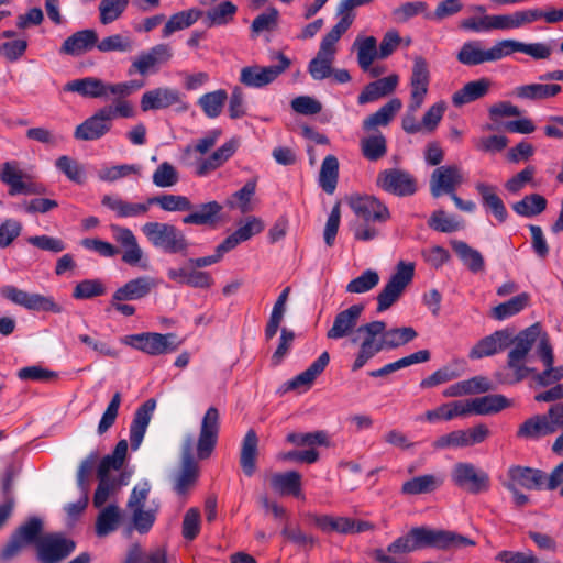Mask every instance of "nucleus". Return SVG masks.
Returning a JSON list of instances; mask_svg holds the SVG:
<instances>
[{"instance_id":"obj_9","label":"nucleus","mask_w":563,"mask_h":563,"mask_svg":"<svg viewBox=\"0 0 563 563\" xmlns=\"http://www.w3.org/2000/svg\"><path fill=\"white\" fill-rule=\"evenodd\" d=\"M415 263L399 261L389 280L377 295V312L389 309L404 294L415 276Z\"/></svg>"},{"instance_id":"obj_28","label":"nucleus","mask_w":563,"mask_h":563,"mask_svg":"<svg viewBox=\"0 0 563 563\" xmlns=\"http://www.w3.org/2000/svg\"><path fill=\"white\" fill-rule=\"evenodd\" d=\"M157 286L151 276H140L126 282L112 295L113 301H132L146 297Z\"/></svg>"},{"instance_id":"obj_20","label":"nucleus","mask_w":563,"mask_h":563,"mask_svg":"<svg viewBox=\"0 0 563 563\" xmlns=\"http://www.w3.org/2000/svg\"><path fill=\"white\" fill-rule=\"evenodd\" d=\"M547 478L548 474L541 470L511 465L507 470V477L503 485L507 489H515L519 486L526 489H542L545 488Z\"/></svg>"},{"instance_id":"obj_15","label":"nucleus","mask_w":563,"mask_h":563,"mask_svg":"<svg viewBox=\"0 0 563 563\" xmlns=\"http://www.w3.org/2000/svg\"><path fill=\"white\" fill-rule=\"evenodd\" d=\"M75 548V542L62 534H46L37 542V560L41 563H59L67 558Z\"/></svg>"},{"instance_id":"obj_47","label":"nucleus","mask_w":563,"mask_h":563,"mask_svg":"<svg viewBox=\"0 0 563 563\" xmlns=\"http://www.w3.org/2000/svg\"><path fill=\"white\" fill-rule=\"evenodd\" d=\"M330 362V355L328 352H323L320 356L302 373L294 377L288 383L289 389H296L299 387H305V389L310 388L313 380L325 369Z\"/></svg>"},{"instance_id":"obj_63","label":"nucleus","mask_w":563,"mask_h":563,"mask_svg":"<svg viewBox=\"0 0 563 563\" xmlns=\"http://www.w3.org/2000/svg\"><path fill=\"white\" fill-rule=\"evenodd\" d=\"M55 167L73 183L82 184L86 179L85 167L67 155L59 156L55 162Z\"/></svg>"},{"instance_id":"obj_7","label":"nucleus","mask_w":563,"mask_h":563,"mask_svg":"<svg viewBox=\"0 0 563 563\" xmlns=\"http://www.w3.org/2000/svg\"><path fill=\"white\" fill-rule=\"evenodd\" d=\"M349 30V21L338 22L322 38L317 55L309 62L308 71L314 80H323L332 75V65L338 52V42Z\"/></svg>"},{"instance_id":"obj_6","label":"nucleus","mask_w":563,"mask_h":563,"mask_svg":"<svg viewBox=\"0 0 563 563\" xmlns=\"http://www.w3.org/2000/svg\"><path fill=\"white\" fill-rule=\"evenodd\" d=\"M147 241L168 254L187 255L190 243L181 230L167 222L150 221L141 227Z\"/></svg>"},{"instance_id":"obj_42","label":"nucleus","mask_w":563,"mask_h":563,"mask_svg":"<svg viewBox=\"0 0 563 563\" xmlns=\"http://www.w3.org/2000/svg\"><path fill=\"white\" fill-rule=\"evenodd\" d=\"M443 484V477L435 474L415 476L402 483L400 493L405 496L431 494Z\"/></svg>"},{"instance_id":"obj_18","label":"nucleus","mask_w":563,"mask_h":563,"mask_svg":"<svg viewBox=\"0 0 563 563\" xmlns=\"http://www.w3.org/2000/svg\"><path fill=\"white\" fill-rule=\"evenodd\" d=\"M430 70L427 59L422 56L413 57L410 76V109L419 110L429 91Z\"/></svg>"},{"instance_id":"obj_38","label":"nucleus","mask_w":563,"mask_h":563,"mask_svg":"<svg viewBox=\"0 0 563 563\" xmlns=\"http://www.w3.org/2000/svg\"><path fill=\"white\" fill-rule=\"evenodd\" d=\"M511 402L503 395H486L483 397L464 400L466 416L470 413L490 415L510 407Z\"/></svg>"},{"instance_id":"obj_25","label":"nucleus","mask_w":563,"mask_h":563,"mask_svg":"<svg viewBox=\"0 0 563 563\" xmlns=\"http://www.w3.org/2000/svg\"><path fill=\"white\" fill-rule=\"evenodd\" d=\"M363 311L364 306L358 303L340 311L334 317L333 324L327 332L328 339L340 340L352 335L360 328L357 324Z\"/></svg>"},{"instance_id":"obj_54","label":"nucleus","mask_w":563,"mask_h":563,"mask_svg":"<svg viewBox=\"0 0 563 563\" xmlns=\"http://www.w3.org/2000/svg\"><path fill=\"white\" fill-rule=\"evenodd\" d=\"M202 15L198 9H189L173 14L163 29V37H169L173 33L188 29L195 24Z\"/></svg>"},{"instance_id":"obj_35","label":"nucleus","mask_w":563,"mask_h":563,"mask_svg":"<svg viewBox=\"0 0 563 563\" xmlns=\"http://www.w3.org/2000/svg\"><path fill=\"white\" fill-rule=\"evenodd\" d=\"M494 82L487 77L466 82L461 89L452 95V103L455 107H462L485 97Z\"/></svg>"},{"instance_id":"obj_31","label":"nucleus","mask_w":563,"mask_h":563,"mask_svg":"<svg viewBox=\"0 0 563 563\" xmlns=\"http://www.w3.org/2000/svg\"><path fill=\"white\" fill-rule=\"evenodd\" d=\"M110 84L97 77H84L68 81L64 91L76 92L84 98H102L110 95Z\"/></svg>"},{"instance_id":"obj_53","label":"nucleus","mask_w":563,"mask_h":563,"mask_svg":"<svg viewBox=\"0 0 563 563\" xmlns=\"http://www.w3.org/2000/svg\"><path fill=\"white\" fill-rule=\"evenodd\" d=\"M128 441L120 440L113 452L106 455L98 465L97 476H110L111 471H119L124 464L128 453Z\"/></svg>"},{"instance_id":"obj_51","label":"nucleus","mask_w":563,"mask_h":563,"mask_svg":"<svg viewBox=\"0 0 563 563\" xmlns=\"http://www.w3.org/2000/svg\"><path fill=\"white\" fill-rule=\"evenodd\" d=\"M360 146L363 156L372 162L380 159L387 153L386 137L379 131H375L371 135L362 137Z\"/></svg>"},{"instance_id":"obj_48","label":"nucleus","mask_w":563,"mask_h":563,"mask_svg":"<svg viewBox=\"0 0 563 563\" xmlns=\"http://www.w3.org/2000/svg\"><path fill=\"white\" fill-rule=\"evenodd\" d=\"M460 416H466L463 400L443 404L434 409L427 410L424 415L418 417L417 420L437 423L439 421H449Z\"/></svg>"},{"instance_id":"obj_10","label":"nucleus","mask_w":563,"mask_h":563,"mask_svg":"<svg viewBox=\"0 0 563 563\" xmlns=\"http://www.w3.org/2000/svg\"><path fill=\"white\" fill-rule=\"evenodd\" d=\"M278 64L271 66L252 65L241 69L240 82L251 88H263L275 81L290 67V59L283 53L277 54Z\"/></svg>"},{"instance_id":"obj_24","label":"nucleus","mask_w":563,"mask_h":563,"mask_svg":"<svg viewBox=\"0 0 563 563\" xmlns=\"http://www.w3.org/2000/svg\"><path fill=\"white\" fill-rule=\"evenodd\" d=\"M349 205L365 222H386L390 218L388 208L374 196L352 197Z\"/></svg>"},{"instance_id":"obj_30","label":"nucleus","mask_w":563,"mask_h":563,"mask_svg":"<svg viewBox=\"0 0 563 563\" xmlns=\"http://www.w3.org/2000/svg\"><path fill=\"white\" fill-rule=\"evenodd\" d=\"M556 430L549 412L534 415L525 420L517 430V437L527 440H539L555 433Z\"/></svg>"},{"instance_id":"obj_29","label":"nucleus","mask_w":563,"mask_h":563,"mask_svg":"<svg viewBox=\"0 0 563 563\" xmlns=\"http://www.w3.org/2000/svg\"><path fill=\"white\" fill-rule=\"evenodd\" d=\"M181 101V95L177 89L159 87L143 93L141 109L144 112L150 110L165 109Z\"/></svg>"},{"instance_id":"obj_11","label":"nucleus","mask_w":563,"mask_h":563,"mask_svg":"<svg viewBox=\"0 0 563 563\" xmlns=\"http://www.w3.org/2000/svg\"><path fill=\"white\" fill-rule=\"evenodd\" d=\"M42 530V520L37 517L30 518L12 533L8 543L2 548L0 558L2 560H10L30 544L37 547V542L42 538L40 537Z\"/></svg>"},{"instance_id":"obj_60","label":"nucleus","mask_w":563,"mask_h":563,"mask_svg":"<svg viewBox=\"0 0 563 563\" xmlns=\"http://www.w3.org/2000/svg\"><path fill=\"white\" fill-rule=\"evenodd\" d=\"M529 299L530 296L527 292H521L508 301L494 307L492 317L496 320L508 319L522 311L528 306Z\"/></svg>"},{"instance_id":"obj_26","label":"nucleus","mask_w":563,"mask_h":563,"mask_svg":"<svg viewBox=\"0 0 563 563\" xmlns=\"http://www.w3.org/2000/svg\"><path fill=\"white\" fill-rule=\"evenodd\" d=\"M156 400L150 398L144 401L136 410L130 426V442L132 450L136 451L146 433L147 427L156 409Z\"/></svg>"},{"instance_id":"obj_34","label":"nucleus","mask_w":563,"mask_h":563,"mask_svg":"<svg viewBox=\"0 0 563 563\" xmlns=\"http://www.w3.org/2000/svg\"><path fill=\"white\" fill-rule=\"evenodd\" d=\"M101 205L112 210L119 218H136L144 216L148 212L150 198L145 202H129L114 195H104L101 199Z\"/></svg>"},{"instance_id":"obj_14","label":"nucleus","mask_w":563,"mask_h":563,"mask_svg":"<svg viewBox=\"0 0 563 563\" xmlns=\"http://www.w3.org/2000/svg\"><path fill=\"white\" fill-rule=\"evenodd\" d=\"M376 183L384 191L397 197L412 196L418 189L416 177L399 168L382 170L377 175Z\"/></svg>"},{"instance_id":"obj_39","label":"nucleus","mask_w":563,"mask_h":563,"mask_svg":"<svg viewBox=\"0 0 563 563\" xmlns=\"http://www.w3.org/2000/svg\"><path fill=\"white\" fill-rule=\"evenodd\" d=\"M172 49L167 44H157L147 52H142L132 63V67L141 75H146L158 64L172 58Z\"/></svg>"},{"instance_id":"obj_13","label":"nucleus","mask_w":563,"mask_h":563,"mask_svg":"<svg viewBox=\"0 0 563 563\" xmlns=\"http://www.w3.org/2000/svg\"><path fill=\"white\" fill-rule=\"evenodd\" d=\"M1 295L8 300L24 307L27 310L60 313L63 308L53 297L41 294H30L14 286H4Z\"/></svg>"},{"instance_id":"obj_32","label":"nucleus","mask_w":563,"mask_h":563,"mask_svg":"<svg viewBox=\"0 0 563 563\" xmlns=\"http://www.w3.org/2000/svg\"><path fill=\"white\" fill-rule=\"evenodd\" d=\"M475 189L481 197L482 206L490 211L499 223L505 222L508 212L503 199L498 196L497 186L485 181H477Z\"/></svg>"},{"instance_id":"obj_41","label":"nucleus","mask_w":563,"mask_h":563,"mask_svg":"<svg viewBox=\"0 0 563 563\" xmlns=\"http://www.w3.org/2000/svg\"><path fill=\"white\" fill-rule=\"evenodd\" d=\"M24 173L16 161L5 162L1 165L0 180L10 187L11 196L31 194V187L24 180Z\"/></svg>"},{"instance_id":"obj_52","label":"nucleus","mask_w":563,"mask_h":563,"mask_svg":"<svg viewBox=\"0 0 563 563\" xmlns=\"http://www.w3.org/2000/svg\"><path fill=\"white\" fill-rule=\"evenodd\" d=\"M236 11L234 3L222 1L206 12L203 22L208 27L227 25L233 21Z\"/></svg>"},{"instance_id":"obj_3","label":"nucleus","mask_w":563,"mask_h":563,"mask_svg":"<svg viewBox=\"0 0 563 563\" xmlns=\"http://www.w3.org/2000/svg\"><path fill=\"white\" fill-rule=\"evenodd\" d=\"M150 203L158 206L166 212H186L183 218L184 224L211 225L214 224L222 211V206L217 201H209L195 207L187 196L175 194H163L150 197Z\"/></svg>"},{"instance_id":"obj_59","label":"nucleus","mask_w":563,"mask_h":563,"mask_svg":"<svg viewBox=\"0 0 563 563\" xmlns=\"http://www.w3.org/2000/svg\"><path fill=\"white\" fill-rule=\"evenodd\" d=\"M357 51V62L360 67L367 71L375 58L378 56L377 41L374 36L357 37L353 45Z\"/></svg>"},{"instance_id":"obj_57","label":"nucleus","mask_w":563,"mask_h":563,"mask_svg":"<svg viewBox=\"0 0 563 563\" xmlns=\"http://www.w3.org/2000/svg\"><path fill=\"white\" fill-rule=\"evenodd\" d=\"M452 249L457 254L463 264L472 272L478 273L484 269L485 262L479 251L471 247L464 241H452Z\"/></svg>"},{"instance_id":"obj_64","label":"nucleus","mask_w":563,"mask_h":563,"mask_svg":"<svg viewBox=\"0 0 563 563\" xmlns=\"http://www.w3.org/2000/svg\"><path fill=\"white\" fill-rule=\"evenodd\" d=\"M495 559L503 563H560L558 561H543L531 549L523 551L503 550L497 553Z\"/></svg>"},{"instance_id":"obj_40","label":"nucleus","mask_w":563,"mask_h":563,"mask_svg":"<svg viewBox=\"0 0 563 563\" xmlns=\"http://www.w3.org/2000/svg\"><path fill=\"white\" fill-rule=\"evenodd\" d=\"M402 101L399 98H391L376 112L368 115L362 122V128L365 132L376 131L377 126H387L395 115L401 110Z\"/></svg>"},{"instance_id":"obj_56","label":"nucleus","mask_w":563,"mask_h":563,"mask_svg":"<svg viewBox=\"0 0 563 563\" xmlns=\"http://www.w3.org/2000/svg\"><path fill=\"white\" fill-rule=\"evenodd\" d=\"M506 57L516 52L525 53L534 59H545L551 55V48L544 43H522L516 40H504Z\"/></svg>"},{"instance_id":"obj_33","label":"nucleus","mask_w":563,"mask_h":563,"mask_svg":"<svg viewBox=\"0 0 563 563\" xmlns=\"http://www.w3.org/2000/svg\"><path fill=\"white\" fill-rule=\"evenodd\" d=\"M399 84V76L391 74L367 84L357 97V103L363 106L374 102L386 96L391 95Z\"/></svg>"},{"instance_id":"obj_21","label":"nucleus","mask_w":563,"mask_h":563,"mask_svg":"<svg viewBox=\"0 0 563 563\" xmlns=\"http://www.w3.org/2000/svg\"><path fill=\"white\" fill-rule=\"evenodd\" d=\"M220 429V413L216 407H209L202 418L197 442V455L200 460L209 457L214 450Z\"/></svg>"},{"instance_id":"obj_5","label":"nucleus","mask_w":563,"mask_h":563,"mask_svg":"<svg viewBox=\"0 0 563 563\" xmlns=\"http://www.w3.org/2000/svg\"><path fill=\"white\" fill-rule=\"evenodd\" d=\"M117 118H131V109L125 102H112L98 109L76 126L74 137L79 141L99 140L111 130L112 121Z\"/></svg>"},{"instance_id":"obj_46","label":"nucleus","mask_w":563,"mask_h":563,"mask_svg":"<svg viewBox=\"0 0 563 563\" xmlns=\"http://www.w3.org/2000/svg\"><path fill=\"white\" fill-rule=\"evenodd\" d=\"M561 90L562 87L558 84H529L516 87L512 95L519 99L539 101L552 98Z\"/></svg>"},{"instance_id":"obj_36","label":"nucleus","mask_w":563,"mask_h":563,"mask_svg":"<svg viewBox=\"0 0 563 563\" xmlns=\"http://www.w3.org/2000/svg\"><path fill=\"white\" fill-rule=\"evenodd\" d=\"M238 144L235 141L230 140L217 148L211 155L197 162L196 175L199 177L207 176L211 172L221 167L228 162L235 153Z\"/></svg>"},{"instance_id":"obj_58","label":"nucleus","mask_w":563,"mask_h":563,"mask_svg":"<svg viewBox=\"0 0 563 563\" xmlns=\"http://www.w3.org/2000/svg\"><path fill=\"white\" fill-rule=\"evenodd\" d=\"M339 178V161L334 155H328L322 164L319 174V185L329 195L335 191Z\"/></svg>"},{"instance_id":"obj_22","label":"nucleus","mask_w":563,"mask_h":563,"mask_svg":"<svg viewBox=\"0 0 563 563\" xmlns=\"http://www.w3.org/2000/svg\"><path fill=\"white\" fill-rule=\"evenodd\" d=\"M199 475V467L192 456V438L188 437L183 445L181 470L174 481V490L183 496L186 495L196 484Z\"/></svg>"},{"instance_id":"obj_23","label":"nucleus","mask_w":563,"mask_h":563,"mask_svg":"<svg viewBox=\"0 0 563 563\" xmlns=\"http://www.w3.org/2000/svg\"><path fill=\"white\" fill-rule=\"evenodd\" d=\"M112 238L118 244L117 247L122 250V261L130 265L136 266L144 257V252L139 245L137 239L133 231L126 227L110 224Z\"/></svg>"},{"instance_id":"obj_49","label":"nucleus","mask_w":563,"mask_h":563,"mask_svg":"<svg viewBox=\"0 0 563 563\" xmlns=\"http://www.w3.org/2000/svg\"><path fill=\"white\" fill-rule=\"evenodd\" d=\"M537 353L542 363L544 364L545 369L542 373L536 375V382L538 383V385L542 387L554 384L555 379L553 378V375L550 372V365H553L554 363V355L547 333H543V335L541 336L538 343Z\"/></svg>"},{"instance_id":"obj_37","label":"nucleus","mask_w":563,"mask_h":563,"mask_svg":"<svg viewBox=\"0 0 563 563\" xmlns=\"http://www.w3.org/2000/svg\"><path fill=\"white\" fill-rule=\"evenodd\" d=\"M98 34L95 30L86 29L75 32L68 36L60 46V53L80 56L84 53L97 47Z\"/></svg>"},{"instance_id":"obj_27","label":"nucleus","mask_w":563,"mask_h":563,"mask_svg":"<svg viewBox=\"0 0 563 563\" xmlns=\"http://www.w3.org/2000/svg\"><path fill=\"white\" fill-rule=\"evenodd\" d=\"M511 344V333L499 330L479 340L470 351L471 360H479L504 351Z\"/></svg>"},{"instance_id":"obj_4","label":"nucleus","mask_w":563,"mask_h":563,"mask_svg":"<svg viewBox=\"0 0 563 563\" xmlns=\"http://www.w3.org/2000/svg\"><path fill=\"white\" fill-rule=\"evenodd\" d=\"M543 333L540 324L534 323L511 339L514 347L509 351L507 358V369L510 373L498 372L496 377L499 383L512 385L521 382L533 372V369L525 365V362L533 344L536 342L539 343Z\"/></svg>"},{"instance_id":"obj_55","label":"nucleus","mask_w":563,"mask_h":563,"mask_svg":"<svg viewBox=\"0 0 563 563\" xmlns=\"http://www.w3.org/2000/svg\"><path fill=\"white\" fill-rule=\"evenodd\" d=\"M227 100V90L218 89L200 96L197 103L207 118L216 119L221 114Z\"/></svg>"},{"instance_id":"obj_61","label":"nucleus","mask_w":563,"mask_h":563,"mask_svg":"<svg viewBox=\"0 0 563 563\" xmlns=\"http://www.w3.org/2000/svg\"><path fill=\"white\" fill-rule=\"evenodd\" d=\"M545 208L547 199L539 194L527 195L512 206L516 213L527 218L540 214Z\"/></svg>"},{"instance_id":"obj_62","label":"nucleus","mask_w":563,"mask_h":563,"mask_svg":"<svg viewBox=\"0 0 563 563\" xmlns=\"http://www.w3.org/2000/svg\"><path fill=\"white\" fill-rule=\"evenodd\" d=\"M129 3L130 0H101L98 7L100 23L108 25L120 19Z\"/></svg>"},{"instance_id":"obj_2","label":"nucleus","mask_w":563,"mask_h":563,"mask_svg":"<svg viewBox=\"0 0 563 563\" xmlns=\"http://www.w3.org/2000/svg\"><path fill=\"white\" fill-rule=\"evenodd\" d=\"M474 545H476L474 540L455 531L417 527L391 542L387 547V552L405 554L423 548L449 551Z\"/></svg>"},{"instance_id":"obj_45","label":"nucleus","mask_w":563,"mask_h":563,"mask_svg":"<svg viewBox=\"0 0 563 563\" xmlns=\"http://www.w3.org/2000/svg\"><path fill=\"white\" fill-rule=\"evenodd\" d=\"M269 484L279 495L301 496V474L297 471L275 473L269 477Z\"/></svg>"},{"instance_id":"obj_8","label":"nucleus","mask_w":563,"mask_h":563,"mask_svg":"<svg viewBox=\"0 0 563 563\" xmlns=\"http://www.w3.org/2000/svg\"><path fill=\"white\" fill-rule=\"evenodd\" d=\"M150 489L151 486L147 482L140 483L132 489L126 504L132 523L128 531L134 529L141 534H145L152 529L156 520L157 508L148 507L145 509Z\"/></svg>"},{"instance_id":"obj_12","label":"nucleus","mask_w":563,"mask_h":563,"mask_svg":"<svg viewBox=\"0 0 563 563\" xmlns=\"http://www.w3.org/2000/svg\"><path fill=\"white\" fill-rule=\"evenodd\" d=\"M506 57L504 40L497 41L490 48H483L479 41L465 42L456 55V59L465 66H477L493 63Z\"/></svg>"},{"instance_id":"obj_50","label":"nucleus","mask_w":563,"mask_h":563,"mask_svg":"<svg viewBox=\"0 0 563 563\" xmlns=\"http://www.w3.org/2000/svg\"><path fill=\"white\" fill-rule=\"evenodd\" d=\"M309 518L324 533L338 532L349 534L352 529V518L349 517L310 514Z\"/></svg>"},{"instance_id":"obj_43","label":"nucleus","mask_w":563,"mask_h":563,"mask_svg":"<svg viewBox=\"0 0 563 563\" xmlns=\"http://www.w3.org/2000/svg\"><path fill=\"white\" fill-rule=\"evenodd\" d=\"M121 519L122 511L118 505L109 504L103 507L96 518L95 532L97 537L104 538L117 531Z\"/></svg>"},{"instance_id":"obj_44","label":"nucleus","mask_w":563,"mask_h":563,"mask_svg":"<svg viewBox=\"0 0 563 563\" xmlns=\"http://www.w3.org/2000/svg\"><path fill=\"white\" fill-rule=\"evenodd\" d=\"M258 454V437L254 429H250L241 445L240 465L243 473L251 477L256 471V459Z\"/></svg>"},{"instance_id":"obj_19","label":"nucleus","mask_w":563,"mask_h":563,"mask_svg":"<svg viewBox=\"0 0 563 563\" xmlns=\"http://www.w3.org/2000/svg\"><path fill=\"white\" fill-rule=\"evenodd\" d=\"M174 338L175 335L172 333L161 334L146 332L129 335L125 338L124 342L150 355H162L176 350L177 346L172 342Z\"/></svg>"},{"instance_id":"obj_17","label":"nucleus","mask_w":563,"mask_h":563,"mask_svg":"<svg viewBox=\"0 0 563 563\" xmlns=\"http://www.w3.org/2000/svg\"><path fill=\"white\" fill-rule=\"evenodd\" d=\"M452 481L456 486L471 494H479L489 488L488 474L466 462H460L454 465Z\"/></svg>"},{"instance_id":"obj_1","label":"nucleus","mask_w":563,"mask_h":563,"mask_svg":"<svg viewBox=\"0 0 563 563\" xmlns=\"http://www.w3.org/2000/svg\"><path fill=\"white\" fill-rule=\"evenodd\" d=\"M357 334L362 340L351 367L353 372L361 369L379 352L400 347L418 336L412 327L387 329L386 323L379 320L360 325Z\"/></svg>"},{"instance_id":"obj_16","label":"nucleus","mask_w":563,"mask_h":563,"mask_svg":"<svg viewBox=\"0 0 563 563\" xmlns=\"http://www.w3.org/2000/svg\"><path fill=\"white\" fill-rule=\"evenodd\" d=\"M464 183V174L459 165H442L437 167L430 177L432 197L439 198L446 194L450 197Z\"/></svg>"}]
</instances>
